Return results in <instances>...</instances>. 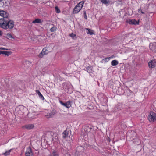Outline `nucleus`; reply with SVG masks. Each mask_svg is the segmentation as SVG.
<instances>
[{
  "mask_svg": "<svg viewBox=\"0 0 156 156\" xmlns=\"http://www.w3.org/2000/svg\"><path fill=\"white\" fill-rule=\"evenodd\" d=\"M84 4V2H80L77 4L74 8L73 12L74 13H78L81 10Z\"/></svg>",
  "mask_w": 156,
  "mask_h": 156,
  "instance_id": "obj_3",
  "label": "nucleus"
},
{
  "mask_svg": "<svg viewBox=\"0 0 156 156\" xmlns=\"http://www.w3.org/2000/svg\"><path fill=\"white\" fill-rule=\"evenodd\" d=\"M69 36L71 37L73 39L76 40L77 38V37L76 34L71 33L70 34Z\"/></svg>",
  "mask_w": 156,
  "mask_h": 156,
  "instance_id": "obj_21",
  "label": "nucleus"
},
{
  "mask_svg": "<svg viewBox=\"0 0 156 156\" xmlns=\"http://www.w3.org/2000/svg\"><path fill=\"white\" fill-rule=\"evenodd\" d=\"M59 102L62 105L68 108L71 106V102L70 101H68L66 103H63L62 101H60Z\"/></svg>",
  "mask_w": 156,
  "mask_h": 156,
  "instance_id": "obj_7",
  "label": "nucleus"
},
{
  "mask_svg": "<svg viewBox=\"0 0 156 156\" xmlns=\"http://www.w3.org/2000/svg\"><path fill=\"white\" fill-rule=\"evenodd\" d=\"M32 23H41V20L39 19H37L34 20Z\"/></svg>",
  "mask_w": 156,
  "mask_h": 156,
  "instance_id": "obj_19",
  "label": "nucleus"
},
{
  "mask_svg": "<svg viewBox=\"0 0 156 156\" xmlns=\"http://www.w3.org/2000/svg\"><path fill=\"white\" fill-rule=\"evenodd\" d=\"M55 11L56 13H60V11L58 6H55Z\"/></svg>",
  "mask_w": 156,
  "mask_h": 156,
  "instance_id": "obj_24",
  "label": "nucleus"
},
{
  "mask_svg": "<svg viewBox=\"0 0 156 156\" xmlns=\"http://www.w3.org/2000/svg\"><path fill=\"white\" fill-rule=\"evenodd\" d=\"M63 87L66 91L70 93L72 91V85L69 83H66L64 84Z\"/></svg>",
  "mask_w": 156,
  "mask_h": 156,
  "instance_id": "obj_2",
  "label": "nucleus"
},
{
  "mask_svg": "<svg viewBox=\"0 0 156 156\" xmlns=\"http://www.w3.org/2000/svg\"><path fill=\"white\" fill-rule=\"evenodd\" d=\"M148 64L150 68H154L156 66V60L155 59L150 60L148 62Z\"/></svg>",
  "mask_w": 156,
  "mask_h": 156,
  "instance_id": "obj_6",
  "label": "nucleus"
},
{
  "mask_svg": "<svg viewBox=\"0 0 156 156\" xmlns=\"http://www.w3.org/2000/svg\"><path fill=\"white\" fill-rule=\"evenodd\" d=\"M46 116L47 118H49L51 117V115L50 113H48L46 115Z\"/></svg>",
  "mask_w": 156,
  "mask_h": 156,
  "instance_id": "obj_28",
  "label": "nucleus"
},
{
  "mask_svg": "<svg viewBox=\"0 0 156 156\" xmlns=\"http://www.w3.org/2000/svg\"><path fill=\"white\" fill-rule=\"evenodd\" d=\"M4 0H0V2H2V1H3Z\"/></svg>",
  "mask_w": 156,
  "mask_h": 156,
  "instance_id": "obj_33",
  "label": "nucleus"
},
{
  "mask_svg": "<svg viewBox=\"0 0 156 156\" xmlns=\"http://www.w3.org/2000/svg\"><path fill=\"white\" fill-rule=\"evenodd\" d=\"M48 156H59V154L57 151L54 150Z\"/></svg>",
  "mask_w": 156,
  "mask_h": 156,
  "instance_id": "obj_13",
  "label": "nucleus"
},
{
  "mask_svg": "<svg viewBox=\"0 0 156 156\" xmlns=\"http://www.w3.org/2000/svg\"><path fill=\"white\" fill-rule=\"evenodd\" d=\"M126 22L130 24L135 25L138 24V23L135 20H126Z\"/></svg>",
  "mask_w": 156,
  "mask_h": 156,
  "instance_id": "obj_11",
  "label": "nucleus"
},
{
  "mask_svg": "<svg viewBox=\"0 0 156 156\" xmlns=\"http://www.w3.org/2000/svg\"><path fill=\"white\" fill-rule=\"evenodd\" d=\"M149 48L151 50L154 52H156V43H150Z\"/></svg>",
  "mask_w": 156,
  "mask_h": 156,
  "instance_id": "obj_8",
  "label": "nucleus"
},
{
  "mask_svg": "<svg viewBox=\"0 0 156 156\" xmlns=\"http://www.w3.org/2000/svg\"><path fill=\"white\" fill-rule=\"evenodd\" d=\"M48 51L46 48H44L43 49L39 55V56L40 58H42L43 56L46 54H47Z\"/></svg>",
  "mask_w": 156,
  "mask_h": 156,
  "instance_id": "obj_9",
  "label": "nucleus"
},
{
  "mask_svg": "<svg viewBox=\"0 0 156 156\" xmlns=\"http://www.w3.org/2000/svg\"><path fill=\"white\" fill-rule=\"evenodd\" d=\"M111 58V57H108V58H106L105 59H104L103 60H104L105 59L106 60H109Z\"/></svg>",
  "mask_w": 156,
  "mask_h": 156,
  "instance_id": "obj_29",
  "label": "nucleus"
},
{
  "mask_svg": "<svg viewBox=\"0 0 156 156\" xmlns=\"http://www.w3.org/2000/svg\"><path fill=\"white\" fill-rule=\"evenodd\" d=\"M84 18L85 19L87 20V17L85 11L84 12Z\"/></svg>",
  "mask_w": 156,
  "mask_h": 156,
  "instance_id": "obj_26",
  "label": "nucleus"
},
{
  "mask_svg": "<svg viewBox=\"0 0 156 156\" xmlns=\"http://www.w3.org/2000/svg\"><path fill=\"white\" fill-rule=\"evenodd\" d=\"M139 11H140V12H141V13H142V14H144V12H143L140 9H139Z\"/></svg>",
  "mask_w": 156,
  "mask_h": 156,
  "instance_id": "obj_30",
  "label": "nucleus"
},
{
  "mask_svg": "<svg viewBox=\"0 0 156 156\" xmlns=\"http://www.w3.org/2000/svg\"><path fill=\"white\" fill-rule=\"evenodd\" d=\"M85 30L88 31L87 32V33L88 34H89L90 35H92L93 34H94L93 31L90 30V29L86 28L85 29Z\"/></svg>",
  "mask_w": 156,
  "mask_h": 156,
  "instance_id": "obj_15",
  "label": "nucleus"
},
{
  "mask_svg": "<svg viewBox=\"0 0 156 156\" xmlns=\"http://www.w3.org/2000/svg\"><path fill=\"white\" fill-rule=\"evenodd\" d=\"M9 14L6 11L0 10V16L3 18L0 19V27L5 29H12L14 26V22L8 18Z\"/></svg>",
  "mask_w": 156,
  "mask_h": 156,
  "instance_id": "obj_1",
  "label": "nucleus"
},
{
  "mask_svg": "<svg viewBox=\"0 0 156 156\" xmlns=\"http://www.w3.org/2000/svg\"><path fill=\"white\" fill-rule=\"evenodd\" d=\"M34 127V126L33 124H28L25 125L24 127L27 129L29 130L33 129Z\"/></svg>",
  "mask_w": 156,
  "mask_h": 156,
  "instance_id": "obj_10",
  "label": "nucleus"
},
{
  "mask_svg": "<svg viewBox=\"0 0 156 156\" xmlns=\"http://www.w3.org/2000/svg\"><path fill=\"white\" fill-rule=\"evenodd\" d=\"M33 154V152L31 147H28L27 148L25 152L26 156H32Z\"/></svg>",
  "mask_w": 156,
  "mask_h": 156,
  "instance_id": "obj_5",
  "label": "nucleus"
},
{
  "mask_svg": "<svg viewBox=\"0 0 156 156\" xmlns=\"http://www.w3.org/2000/svg\"><path fill=\"white\" fill-rule=\"evenodd\" d=\"M2 32H1V31H0V36H1L2 35Z\"/></svg>",
  "mask_w": 156,
  "mask_h": 156,
  "instance_id": "obj_32",
  "label": "nucleus"
},
{
  "mask_svg": "<svg viewBox=\"0 0 156 156\" xmlns=\"http://www.w3.org/2000/svg\"><path fill=\"white\" fill-rule=\"evenodd\" d=\"M55 139L56 140H54V139H53V140L55 142H56L57 141V140H58V137L57 136H55Z\"/></svg>",
  "mask_w": 156,
  "mask_h": 156,
  "instance_id": "obj_27",
  "label": "nucleus"
},
{
  "mask_svg": "<svg viewBox=\"0 0 156 156\" xmlns=\"http://www.w3.org/2000/svg\"><path fill=\"white\" fill-rule=\"evenodd\" d=\"M102 4L106 5L109 4L110 2V0H100Z\"/></svg>",
  "mask_w": 156,
  "mask_h": 156,
  "instance_id": "obj_17",
  "label": "nucleus"
},
{
  "mask_svg": "<svg viewBox=\"0 0 156 156\" xmlns=\"http://www.w3.org/2000/svg\"><path fill=\"white\" fill-rule=\"evenodd\" d=\"M6 36L8 38H13L12 35L9 34H7L6 35Z\"/></svg>",
  "mask_w": 156,
  "mask_h": 156,
  "instance_id": "obj_25",
  "label": "nucleus"
},
{
  "mask_svg": "<svg viewBox=\"0 0 156 156\" xmlns=\"http://www.w3.org/2000/svg\"><path fill=\"white\" fill-rule=\"evenodd\" d=\"M1 54L8 56L11 54V52L9 51H0V55Z\"/></svg>",
  "mask_w": 156,
  "mask_h": 156,
  "instance_id": "obj_12",
  "label": "nucleus"
},
{
  "mask_svg": "<svg viewBox=\"0 0 156 156\" xmlns=\"http://www.w3.org/2000/svg\"><path fill=\"white\" fill-rule=\"evenodd\" d=\"M111 64V65L112 66H115L118 64L119 62L117 61L114 60L112 61Z\"/></svg>",
  "mask_w": 156,
  "mask_h": 156,
  "instance_id": "obj_16",
  "label": "nucleus"
},
{
  "mask_svg": "<svg viewBox=\"0 0 156 156\" xmlns=\"http://www.w3.org/2000/svg\"><path fill=\"white\" fill-rule=\"evenodd\" d=\"M148 119L151 122H154L156 121V114L153 112H151L148 117Z\"/></svg>",
  "mask_w": 156,
  "mask_h": 156,
  "instance_id": "obj_4",
  "label": "nucleus"
},
{
  "mask_svg": "<svg viewBox=\"0 0 156 156\" xmlns=\"http://www.w3.org/2000/svg\"><path fill=\"white\" fill-rule=\"evenodd\" d=\"M36 92L38 94L40 98H41L42 100H44V97L42 95L39 90H36Z\"/></svg>",
  "mask_w": 156,
  "mask_h": 156,
  "instance_id": "obj_14",
  "label": "nucleus"
},
{
  "mask_svg": "<svg viewBox=\"0 0 156 156\" xmlns=\"http://www.w3.org/2000/svg\"><path fill=\"white\" fill-rule=\"evenodd\" d=\"M68 133L66 131H65L62 133L63 137L65 138L67 137L68 136Z\"/></svg>",
  "mask_w": 156,
  "mask_h": 156,
  "instance_id": "obj_18",
  "label": "nucleus"
},
{
  "mask_svg": "<svg viewBox=\"0 0 156 156\" xmlns=\"http://www.w3.org/2000/svg\"><path fill=\"white\" fill-rule=\"evenodd\" d=\"M122 105L121 103H119L117 105V109L118 110H121L122 108Z\"/></svg>",
  "mask_w": 156,
  "mask_h": 156,
  "instance_id": "obj_22",
  "label": "nucleus"
},
{
  "mask_svg": "<svg viewBox=\"0 0 156 156\" xmlns=\"http://www.w3.org/2000/svg\"><path fill=\"white\" fill-rule=\"evenodd\" d=\"M12 150V149H11L9 150H8L6 151L5 153H3L2 154V155H3L5 156H7L10 154V153L11 151Z\"/></svg>",
  "mask_w": 156,
  "mask_h": 156,
  "instance_id": "obj_20",
  "label": "nucleus"
},
{
  "mask_svg": "<svg viewBox=\"0 0 156 156\" xmlns=\"http://www.w3.org/2000/svg\"><path fill=\"white\" fill-rule=\"evenodd\" d=\"M0 49L3 50V49H5L3 48H0Z\"/></svg>",
  "mask_w": 156,
  "mask_h": 156,
  "instance_id": "obj_31",
  "label": "nucleus"
},
{
  "mask_svg": "<svg viewBox=\"0 0 156 156\" xmlns=\"http://www.w3.org/2000/svg\"><path fill=\"white\" fill-rule=\"evenodd\" d=\"M56 27L55 26H53L50 29V31L51 32H55L56 30Z\"/></svg>",
  "mask_w": 156,
  "mask_h": 156,
  "instance_id": "obj_23",
  "label": "nucleus"
}]
</instances>
